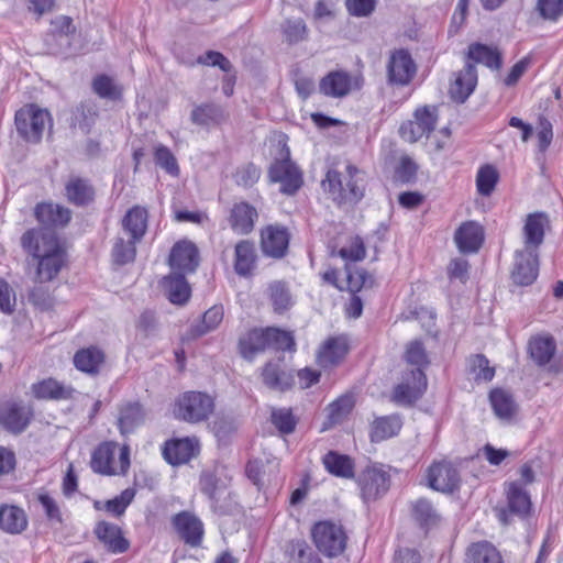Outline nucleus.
<instances>
[{
	"label": "nucleus",
	"instance_id": "1",
	"mask_svg": "<svg viewBox=\"0 0 563 563\" xmlns=\"http://www.w3.org/2000/svg\"><path fill=\"white\" fill-rule=\"evenodd\" d=\"M21 246L37 260L36 280H53L66 262V252L53 231L30 229L21 236Z\"/></svg>",
	"mask_w": 563,
	"mask_h": 563
},
{
	"label": "nucleus",
	"instance_id": "2",
	"mask_svg": "<svg viewBox=\"0 0 563 563\" xmlns=\"http://www.w3.org/2000/svg\"><path fill=\"white\" fill-rule=\"evenodd\" d=\"M321 186L338 206H355L365 196L366 174L350 163L343 169L336 165L328 169Z\"/></svg>",
	"mask_w": 563,
	"mask_h": 563
},
{
	"label": "nucleus",
	"instance_id": "3",
	"mask_svg": "<svg viewBox=\"0 0 563 563\" xmlns=\"http://www.w3.org/2000/svg\"><path fill=\"white\" fill-rule=\"evenodd\" d=\"M14 124L21 137L38 141L51 136L53 119L48 110L31 103L15 112Z\"/></svg>",
	"mask_w": 563,
	"mask_h": 563
},
{
	"label": "nucleus",
	"instance_id": "4",
	"mask_svg": "<svg viewBox=\"0 0 563 563\" xmlns=\"http://www.w3.org/2000/svg\"><path fill=\"white\" fill-rule=\"evenodd\" d=\"M214 409L213 399L200 391H187L178 397L174 408L177 419L197 423L208 419Z\"/></svg>",
	"mask_w": 563,
	"mask_h": 563
},
{
	"label": "nucleus",
	"instance_id": "5",
	"mask_svg": "<svg viewBox=\"0 0 563 563\" xmlns=\"http://www.w3.org/2000/svg\"><path fill=\"white\" fill-rule=\"evenodd\" d=\"M282 145V158L276 159L268 169V178L272 183L280 184V191L285 195L296 194L302 186V174L299 168L290 159V152L287 143H278Z\"/></svg>",
	"mask_w": 563,
	"mask_h": 563
},
{
	"label": "nucleus",
	"instance_id": "6",
	"mask_svg": "<svg viewBox=\"0 0 563 563\" xmlns=\"http://www.w3.org/2000/svg\"><path fill=\"white\" fill-rule=\"evenodd\" d=\"M312 539L318 550L329 558L343 553L346 547V534L341 526L330 521H321L312 529Z\"/></svg>",
	"mask_w": 563,
	"mask_h": 563
},
{
	"label": "nucleus",
	"instance_id": "7",
	"mask_svg": "<svg viewBox=\"0 0 563 563\" xmlns=\"http://www.w3.org/2000/svg\"><path fill=\"white\" fill-rule=\"evenodd\" d=\"M357 484L364 501L376 500L388 492L390 475L383 465L372 464L361 472Z\"/></svg>",
	"mask_w": 563,
	"mask_h": 563
},
{
	"label": "nucleus",
	"instance_id": "8",
	"mask_svg": "<svg viewBox=\"0 0 563 563\" xmlns=\"http://www.w3.org/2000/svg\"><path fill=\"white\" fill-rule=\"evenodd\" d=\"M32 417L31 407L22 401H5L0 405V426L13 434L22 433Z\"/></svg>",
	"mask_w": 563,
	"mask_h": 563
},
{
	"label": "nucleus",
	"instance_id": "9",
	"mask_svg": "<svg viewBox=\"0 0 563 563\" xmlns=\"http://www.w3.org/2000/svg\"><path fill=\"white\" fill-rule=\"evenodd\" d=\"M427 376L421 368L411 369L404 380L394 389V400L397 404L411 406L427 389Z\"/></svg>",
	"mask_w": 563,
	"mask_h": 563
},
{
	"label": "nucleus",
	"instance_id": "10",
	"mask_svg": "<svg viewBox=\"0 0 563 563\" xmlns=\"http://www.w3.org/2000/svg\"><path fill=\"white\" fill-rule=\"evenodd\" d=\"M361 85L362 80L360 77H353L346 71L334 70L320 80L319 90L324 96L342 98L353 89H358Z\"/></svg>",
	"mask_w": 563,
	"mask_h": 563
},
{
	"label": "nucleus",
	"instance_id": "11",
	"mask_svg": "<svg viewBox=\"0 0 563 563\" xmlns=\"http://www.w3.org/2000/svg\"><path fill=\"white\" fill-rule=\"evenodd\" d=\"M435 124L433 111L424 107L415 112L413 120L401 124L399 129L400 136L404 141H420L429 139Z\"/></svg>",
	"mask_w": 563,
	"mask_h": 563
},
{
	"label": "nucleus",
	"instance_id": "12",
	"mask_svg": "<svg viewBox=\"0 0 563 563\" xmlns=\"http://www.w3.org/2000/svg\"><path fill=\"white\" fill-rule=\"evenodd\" d=\"M461 482L457 468L450 462L433 463L428 471L429 486L438 492L452 493Z\"/></svg>",
	"mask_w": 563,
	"mask_h": 563
},
{
	"label": "nucleus",
	"instance_id": "13",
	"mask_svg": "<svg viewBox=\"0 0 563 563\" xmlns=\"http://www.w3.org/2000/svg\"><path fill=\"white\" fill-rule=\"evenodd\" d=\"M415 74L416 65L407 51L396 49L390 54L387 64V77L390 84L405 86L410 82Z\"/></svg>",
	"mask_w": 563,
	"mask_h": 563
},
{
	"label": "nucleus",
	"instance_id": "14",
	"mask_svg": "<svg viewBox=\"0 0 563 563\" xmlns=\"http://www.w3.org/2000/svg\"><path fill=\"white\" fill-rule=\"evenodd\" d=\"M172 522L186 544L192 548L201 544L205 530L202 521L197 516L189 511H180L173 517Z\"/></svg>",
	"mask_w": 563,
	"mask_h": 563
},
{
	"label": "nucleus",
	"instance_id": "15",
	"mask_svg": "<svg viewBox=\"0 0 563 563\" xmlns=\"http://www.w3.org/2000/svg\"><path fill=\"white\" fill-rule=\"evenodd\" d=\"M168 263L180 274L192 273L199 264L198 249L190 241H179L173 246Z\"/></svg>",
	"mask_w": 563,
	"mask_h": 563
},
{
	"label": "nucleus",
	"instance_id": "16",
	"mask_svg": "<svg viewBox=\"0 0 563 563\" xmlns=\"http://www.w3.org/2000/svg\"><path fill=\"white\" fill-rule=\"evenodd\" d=\"M145 419L146 411L139 401H125L118 406L117 427L123 437L132 434Z\"/></svg>",
	"mask_w": 563,
	"mask_h": 563
},
{
	"label": "nucleus",
	"instance_id": "17",
	"mask_svg": "<svg viewBox=\"0 0 563 563\" xmlns=\"http://www.w3.org/2000/svg\"><path fill=\"white\" fill-rule=\"evenodd\" d=\"M477 71L474 64L466 62L465 66L456 71L450 85V96L457 102H464L475 90Z\"/></svg>",
	"mask_w": 563,
	"mask_h": 563
},
{
	"label": "nucleus",
	"instance_id": "18",
	"mask_svg": "<svg viewBox=\"0 0 563 563\" xmlns=\"http://www.w3.org/2000/svg\"><path fill=\"white\" fill-rule=\"evenodd\" d=\"M538 253L517 251L512 271L514 283L520 286L531 285L538 277Z\"/></svg>",
	"mask_w": 563,
	"mask_h": 563
},
{
	"label": "nucleus",
	"instance_id": "19",
	"mask_svg": "<svg viewBox=\"0 0 563 563\" xmlns=\"http://www.w3.org/2000/svg\"><path fill=\"white\" fill-rule=\"evenodd\" d=\"M198 451L196 439H172L165 442L163 449L164 459L172 465H180L189 462Z\"/></svg>",
	"mask_w": 563,
	"mask_h": 563
},
{
	"label": "nucleus",
	"instance_id": "20",
	"mask_svg": "<svg viewBox=\"0 0 563 563\" xmlns=\"http://www.w3.org/2000/svg\"><path fill=\"white\" fill-rule=\"evenodd\" d=\"M548 224V216L543 212H534L527 216L523 225V251L538 253V247L543 243L544 229Z\"/></svg>",
	"mask_w": 563,
	"mask_h": 563
},
{
	"label": "nucleus",
	"instance_id": "21",
	"mask_svg": "<svg viewBox=\"0 0 563 563\" xmlns=\"http://www.w3.org/2000/svg\"><path fill=\"white\" fill-rule=\"evenodd\" d=\"M454 241L461 253H476L484 242V230L474 221L464 222L455 231Z\"/></svg>",
	"mask_w": 563,
	"mask_h": 563
},
{
	"label": "nucleus",
	"instance_id": "22",
	"mask_svg": "<svg viewBox=\"0 0 563 563\" xmlns=\"http://www.w3.org/2000/svg\"><path fill=\"white\" fill-rule=\"evenodd\" d=\"M289 234L286 228L269 225L262 232V250L272 257L280 258L286 254Z\"/></svg>",
	"mask_w": 563,
	"mask_h": 563
},
{
	"label": "nucleus",
	"instance_id": "23",
	"mask_svg": "<svg viewBox=\"0 0 563 563\" xmlns=\"http://www.w3.org/2000/svg\"><path fill=\"white\" fill-rule=\"evenodd\" d=\"M32 393L37 399L69 400L77 393L70 385H65L55 378H46L32 385Z\"/></svg>",
	"mask_w": 563,
	"mask_h": 563
},
{
	"label": "nucleus",
	"instance_id": "24",
	"mask_svg": "<svg viewBox=\"0 0 563 563\" xmlns=\"http://www.w3.org/2000/svg\"><path fill=\"white\" fill-rule=\"evenodd\" d=\"M34 216L36 220L45 225L44 230L51 231L52 227H65L71 219V212L68 208L52 202H42L35 207Z\"/></svg>",
	"mask_w": 563,
	"mask_h": 563
},
{
	"label": "nucleus",
	"instance_id": "25",
	"mask_svg": "<svg viewBox=\"0 0 563 563\" xmlns=\"http://www.w3.org/2000/svg\"><path fill=\"white\" fill-rule=\"evenodd\" d=\"M266 329H252L239 339L238 347L241 356L246 361H253L256 354L268 349Z\"/></svg>",
	"mask_w": 563,
	"mask_h": 563
},
{
	"label": "nucleus",
	"instance_id": "26",
	"mask_svg": "<svg viewBox=\"0 0 563 563\" xmlns=\"http://www.w3.org/2000/svg\"><path fill=\"white\" fill-rule=\"evenodd\" d=\"M65 196L71 205L86 207L95 199V188L88 179L70 176L65 185Z\"/></svg>",
	"mask_w": 563,
	"mask_h": 563
},
{
	"label": "nucleus",
	"instance_id": "27",
	"mask_svg": "<svg viewBox=\"0 0 563 563\" xmlns=\"http://www.w3.org/2000/svg\"><path fill=\"white\" fill-rule=\"evenodd\" d=\"M97 538L112 553H123L129 549V541L122 536L120 527L107 521H99L95 527Z\"/></svg>",
	"mask_w": 563,
	"mask_h": 563
},
{
	"label": "nucleus",
	"instance_id": "28",
	"mask_svg": "<svg viewBox=\"0 0 563 563\" xmlns=\"http://www.w3.org/2000/svg\"><path fill=\"white\" fill-rule=\"evenodd\" d=\"M257 216V211L253 206L247 202H239L231 209L229 223L235 233L249 234L254 229Z\"/></svg>",
	"mask_w": 563,
	"mask_h": 563
},
{
	"label": "nucleus",
	"instance_id": "29",
	"mask_svg": "<svg viewBox=\"0 0 563 563\" xmlns=\"http://www.w3.org/2000/svg\"><path fill=\"white\" fill-rule=\"evenodd\" d=\"M117 443L106 441L100 443L91 454L90 467L95 473L101 475H115L117 471L112 466Z\"/></svg>",
	"mask_w": 563,
	"mask_h": 563
},
{
	"label": "nucleus",
	"instance_id": "30",
	"mask_svg": "<svg viewBox=\"0 0 563 563\" xmlns=\"http://www.w3.org/2000/svg\"><path fill=\"white\" fill-rule=\"evenodd\" d=\"M347 353L346 341L342 338H330L319 349L317 354L318 364L323 367L338 365Z\"/></svg>",
	"mask_w": 563,
	"mask_h": 563
},
{
	"label": "nucleus",
	"instance_id": "31",
	"mask_svg": "<svg viewBox=\"0 0 563 563\" xmlns=\"http://www.w3.org/2000/svg\"><path fill=\"white\" fill-rule=\"evenodd\" d=\"M324 468L333 476L352 479L355 476V463L352 457L336 451H329L322 457Z\"/></svg>",
	"mask_w": 563,
	"mask_h": 563
},
{
	"label": "nucleus",
	"instance_id": "32",
	"mask_svg": "<svg viewBox=\"0 0 563 563\" xmlns=\"http://www.w3.org/2000/svg\"><path fill=\"white\" fill-rule=\"evenodd\" d=\"M263 383L271 389L285 391L292 387L294 376L282 368L278 362H268L262 371Z\"/></svg>",
	"mask_w": 563,
	"mask_h": 563
},
{
	"label": "nucleus",
	"instance_id": "33",
	"mask_svg": "<svg viewBox=\"0 0 563 563\" xmlns=\"http://www.w3.org/2000/svg\"><path fill=\"white\" fill-rule=\"evenodd\" d=\"M234 271L239 276L246 277L252 274L256 265V250L253 242L242 240L234 250Z\"/></svg>",
	"mask_w": 563,
	"mask_h": 563
},
{
	"label": "nucleus",
	"instance_id": "34",
	"mask_svg": "<svg viewBox=\"0 0 563 563\" xmlns=\"http://www.w3.org/2000/svg\"><path fill=\"white\" fill-rule=\"evenodd\" d=\"M104 362V353L96 347L89 346L77 351L74 355L75 367L86 374L97 375Z\"/></svg>",
	"mask_w": 563,
	"mask_h": 563
},
{
	"label": "nucleus",
	"instance_id": "35",
	"mask_svg": "<svg viewBox=\"0 0 563 563\" xmlns=\"http://www.w3.org/2000/svg\"><path fill=\"white\" fill-rule=\"evenodd\" d=\"M163 288L170 302L184 305L190 297V287L185 274L174 272L163 279Z\"/></svg>",
	"mask_w": 563,
	"mask_h": 563
},
{
	"label": "nucleus",
	"instance_id": "36",
	"mask_svg": "<svg viewBox=\"0 0 563 563\" xmlns=\"http://www.w3.org/2000/svg\"><path fill=\"white\" fill-rule=\"evenodd\" d=\"M147 210L140 206L131 208L122 220L124 231L134 241H141L147 229Z\"/></svg>",
	"mask_w": 563,
	"mask_h": 563
},
{
	"label": "nucleus",
	"instance_id": "37",
	"mask_svg": "<svg viewBox=\"0 0 563 563\" xmlns=\"http://www.w3.org/2000/svg\"><path fill=\"white\" fill-rule=\"evenodd\" d=\"M489 401L494 413L500 420L509 421L517 412L518 407L512 395L503 388L493 389L489 393Z\"/></svg>",
	"mask_w": 563,
	"mask_h": 563
},
{
	"label": "nucleus",
	"instance_id": "38",
	"mask_svg": "<svg viewBox=\"0 0 563 563\" xmlns=\"http://www.w3.org/2000/svg\"><path fill=\"white\" fill-rule=\"evenodd\" d=\"M402 427L399 416H384L376 418L371 428V441L382 442L398 434Z\"/></svg>",
	"mask_w": 563,
	"mask_h": 563
},
{
	"label": "nucleus",
	"instance_id": "39",
	"mask_svg": "<svg viewBox=\"0 0 563 563\" xmlns=\"http://www.w3.org/2000/svg\"><path fill=\"white\" fill-rule=\"evenodd\" d=\"M27 518L23 509L16 506H2L0 508V529L16 534L25 530Z\"/></svg>",
	"mask_w": 563,
	"mask_h": 563
},
{
	"label": "nucleus",
	"instance_id": "40",
	"mask_svg": "<svg viewBox=\"0 0 563 563\" xmlns=\"http://www.w3.org/2000/svg\"><path fill=\"white\" fill-rule=\"evenodd\" d=\"M467 563H504L500 552L488 541L472 543L466 551Z\"/></svg>",
	"mask_w": 563,
	"mask_h": 563
},
{
	"label": "nucleus",
	"instance_id": "41",
	"mask_svg": "<svg viewBox=\"0 0 563 563\" xmlns=\"http://www.w3.org/2000/svg\"><path fill=\"white\" fill-rule=\"evenodd\" d=\"M555 350L556 345L552 336H534L530 339L528 344L530 357L540 366L551 361Z\"/></svg>",
	"mask_w": 563,
	"mask_h": 563
},
{
	"label": "nucleus",
	"instance_id": "42",
	"mask_svg": "<svg viewBox=\"0 0 563 563\" xmlns=\"http://www.w3.org/2000/svg\"><path fill=\"white\" fill-rule=\"evenodd\" d=\"M508 509L519 517L528 515L531 501L528 493L518 484L511 483L507 490Z\"/></svg>",
	"mask_w": 563,
	"mask_h": 563
},
{
	"label": "nucleus",
	"instance_id": "43",
	"mask_svg": "<svg viewBox=\"0 0 563 563\" xmlns=\"http://www.w3.org/2000/svg\"><path fill=\"white\" fill-rule=\"evenodd\" d=\"M466 62L483 64L492 69H497L500 66V56L496 49L475 43L468 47Z\"/></svg>",
	"mask_w": 563,
	"mask_h": 563
},
{
	"label": "nucleus",
	"instance_id": "44",
	"mask_svg": "<svg viewBox=\"0 0 563 563\" xmlns=\"http://www.w3.org/2000/svg\"><path fill=\"white\" fill-rule=\"evenodd\" d=\"M223 306L214 305L208 309L201 319V322L192 325L191 333L194 336H201L216 330L223 320Z\"/></svg>",
	"mask_w": 563,
	"mask_h": 563
},
{
	"label": "nucleus",
	"instance_id": "45",
	"mask_svg": "<svg viewBox=\"0 0 563 563\" xmlns=\"http://www.w3.org/2000/svg\"><path fill=\"white\" fill-rule=\"evenodd\" d=\"M268 296L274 307V311L282 313L292 305L291 295L288 287L283 282H274L268 287Z\"/></svg>",
	"mask_w": 563,
	"mask_h": 563
},
{
	"label": "nucleus",
	"instance_id": "46",
	"mask_svg": "<svg viewBox=\"0 0 563 563\" xmlns=\"http://www.w3.org/2000/svg\"><path fill=\"white\" fill-rule=\"evenodd\" d=\"M467 365L475 382H490L495 376V368L489 366V361L484 354L471 355Z\"/></svg>",
	"mask_w": 563,
	"mask_h": 563
},
{
	"label": "nucleus",
	"instance_id": "47",
	"mask_svg": "<svg viewBox=\"0 0 563 563\" xmlns=\"http://www.w3.org/2000/svg\"><path fill=\"white\" fill-rule=\"evenodd\" d=\"M499 174L497 169L489 164L482 166L476 175V188L479 195L488 197L495 190Z\"/></svg>",
	"mask_w": 563,
	"mask_h": 563
},
{
	"label": "nucleus",
	"instance_id": "48",
	"mask_svg": "<svg viewBox=\"0 0 563 563\" xmlns=\"http://www.w3.org/2000/svg\"><path fill=\"white\" fill-rule=\"evenodd\" d=\"M40 283L32 287L27 294V299L36 309L41 311H48L55 305V297L53 296L49 287Z\"/></svg>",
	"mask_w": 563,
	"mask_h": 563
},
{
	"label": "nucleus",
	"instance_id": "49",
	"mask_svg": "<svg viewBox=\"0 0 563 563\" xmlns=\"http://www.w3.org/2000/svg\"><path fill=\"white\" fill-rule=\"evenodd\" d=\"M92 89L100 98L117 100L121 97L122 88L107 75H99L92 81Z\"/></svg>",
	"mask_w": 563,
	"mask_h": 563
},
{
	"label": "nucleus",
	"instance_id": "50",
	"mask_svg": "<svg viewBox=\"0 0 563 563\" xmlns=\"http://www.w3.org/2000/svg\"><path fill=\"white\" fill-rule=\"evenodd\" d=\"M223 117V111L216 104H202L191 112V120L199 125H209L218 122Z\"/></svg>",
	"mask_w": 563,
	"mask_h": 563
},
{
	"label": "nucleus",
	"instance_id": "51",
	"mask_svg": "<svg viewBox=\"0 0 563 563\" xmlns=\"http://www.w3.org/2000/svg\"><path fill=\"white\" fill-rule=\"evenodd\" d=\"M271 421L282 434L292 433L297 424V420L289 408L273 409Z\"/></svg>",
	"mask_w": 563,
	"mask_h": 563
},
{
	"label": "nucleus",
	"instance_id": "52",
	"mask_svg": "<svg viewBox=\"0 0 563 563\" xmlns=\"http://www.w3.org/2000/svg\"><path fill=\"white\" fill-rule=\"evenodd\" d=\"M289 555L290 563H322L305 541H292L289 545Z\"/></svg>",
	"mask_w": 563,
	"mask_h": 563
},
{
	"label": "nucleus",
	"instance_id": "53",
	"mask_svg": "<svg viewBox=\"0 0 563 563\" xmlns=\"http://www.w3.org/2000/svg\"><path fill=\"white\" fill-rule=\"evenodd\" d=\"M137 242L139 241H134L133 239L124 241L123 238H118L112 250L114 262L117 264L124 265L134 261L136 254L135 244Z\"/></svg>",
	"mask_w": 563,
	"mask_h": 563
},
{
	"label": "nucleus",
	"instance_id": "54",
	"mask_svg": "<svg viewBox=\"0 0 563 563\" xmlns=\"http://www.w3.org/2000/svg\"><path fill=\"white\" fill-rule=\"evenodd\" d=\"M268 349L277 351H292L295 350V340L290 332L277 329L267 328Z\"/></svg>",
	"mask_w": 563,
	"mask_h": 563
},
{
	"label": "nucleus",
	"instance_id": "55",
	"mask_svg": "<svg viewBox=\"0 0 563 563\" xmlns=\"http://www.w3.org/2000/svg\"><path fill=\"white\" fill-rule=\"evenodd\" d=\"M412 514L415 519L419 521L421 526L434 525L438 520L435 509L426 498H420L413 504Z\"/></svg>",
	"mask_w": 563,
	"mask_h": 563
},
{
	"label": "nucleus",
	"instance_id": "56",
	"mask_svg": "<svg viewBox=\"0 0 563 563\" xmlns=\"http://www.w3.org/2000/svg\"><path fill=\"white\" fill-rule=\"evenodd\" d=\"M354 406L351 396H342L329 406V420L332 424L340 423Z\"/></svg>",
	"mask_w": 563,
	"mask_h": 563
},
{
	"label": "nucleus",
	"instance_id": "57",
	"mask_svg": "<svg viewBox=\"0 0 563 563\" xmlns=\"http://www.w3.org/2000/svg\"><path fill=\"white\" fill-rule=\"evenodd\" d=\"M407 363L417 366L416 368H423L429 364L426 349L421 341L415 340L407 345L405 354Z\"/></svg>",
	"mask_w": 563,
	"mask_h": 563
},
{
	"label": "nucleus",
	"instance_id": "58",
	"mask_svg": "<svg viewBox=\"0 0 563 563\" xmlns=\"http://www.w3.org/2000/svg\"><path fill=\"white\" fill-rule=\"evenodd\" d=\"M155 163L167 174L176 177L179 175V166L174 154L165 146L161 145L155 151Z\"/></svg>",
	"mask_w": 563,
	"mask_h": 563
},
{
	"label": "nucleus",
	"instance_id": "59",
	"mask_svg": "<svg viewBox=\"0 0 563 563\" xmlns=\"http://www.w3.org/2000/svg\"><path fill=\"white\" fill-rule=\"evenodd\" d=\"M134 496V489L126 488L119 496L107 500L104 504V509L114 516L120 517L125 512L128 506L133 501Z\"/></svg>",
	"mask_w": 563,
	"mask_h": 563
},
{
	"label": "nucleus",
	"instance_id": "60",
	"mask_svg": "<svg viewBox=\"0 0 563 563\" xmlns=\"http://www.w3.org/2000/svg\"><path fill=\"white\" fill-rule=\"evenodd\" d=\"M261 177V168L253 163H247L236 169L235 183L244 188L253 187Z\"/></svg>",
	"mask_w": 563,
	"mask_h": 563
},
{
	"label": "nucleus",
	"instance_id": "61",
	"mask_svg": "<svg viewBox=\"0 0 563 563\" xmlns=\"http://www.w3.org/2000/svg\"><path fill=\"white\" fill-rule=\"evenodd\" d=\"M346 282H347V289L355 294L360 291L363 287L372 286L373 284V276L369 275L365 269L357 268V269H350L347 268L346 272Z\"/></svg>",
	"mask_w": 563,
	"mask_h": 563
},
{
	"label": "nucleus",
	"instance_id": "62",
	"mask_svg": "<svg viewBox=\"0 0 563 563\" xmlns=\"http://www.w3.org/2000/svg\"><path fill=\"white\" fill-rule=\"evenodd\" d=\"M418 166L408 156H402L395 169V179L401 184H410L416 180Z\"/></svg>",
	"mask_w": 563,
	"mask_h": 563
},
{
	"label": "nucleus",
	"instance_id": "63",
	"mask_svg": "<svg viewBox=\"0 0 563 563\" xmlns=\"http://www.w3.org/2000/svg\"><path fill=\"white\" fill-rule=\"evenodd\" d=\"M16 297L9 283L0 278V311L5 314H12L15 311Z\"/></svg>",
	"mask_w": 563,
	"mask_h": 563
},
{
	"label": "nucleus",
	"instance_id": "64",
	"mask_svg": "<svg viewBox=\"0 0 563 563\" xmlns=\"http://www.w3.org/2000/svg\"><path fill=\"white\" fill-rule=\"evenodd\" d=\"M236 428V421L231 417H217L212 422V431L219 440H225Z\"/></svg>",
	"mask_w": 563,
	"mask_h": 563
}]
</instances>
